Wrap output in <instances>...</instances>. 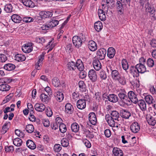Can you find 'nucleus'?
<instances>
[{"instance_id":"1","label":"nucleus","mask_w":156,"mask_h":156,"mask_svg":"<svg viewBox=\"0 0 156 156\" xmlns=\"http://www.w3.org/2000/svg\"><path fill=\"white\" fill-rule=\"evenodd\" d=\"M118 96L121 102L123 104V105H129L130 103L129 99L128 97L127 94L125 90H121Z\"/></svg>"},{"instance_id":"2","label":"nucleus","mask_w":156,"mask_h":156,"mask_svg":"<svg viewBox=\"0 0 156 156\" xmlns=\"http://www.w3.org/2000/svg\"><path fill=\"white\" fill-rule=\"evenodd\" d=\"M145 8L146 12H149L150 15H152V17L154 16L155 9L154 7L151 6L149 2H147L145 4Z\"/></svg>"},{"instance_id":"3","label":"nucleus","mask_w":156,"mask_h":156,"mask_svg":"<svg viewBox=\"0 0 156 156\" xmlns=\"http://www.w3.org/2000/svg\"><path fill=\"white\" fill-rule=\"evenodd\" d=\"M105 119L109 126L112 127L115 126V123H118V122L117 121H115V119L111 117L109 114H107L105 116Z\"/></svg>"},{"instance_id":"4","label":"nucleus","mask_w":156,"mask_h":156,"mask_svg":"<svg viewBox=\"0 0 156 156\" xmlns=\"http://www.w3.org/2000/svg\"><path fill=\"white\" fill-rule=\"evenodd\" d=\"M72 41L74 45L77 48H79L82 45V40L81 38L78 36H75L73 37Z\"/></svg>"},{"instance_id":"5","label":"nucleus","mask_w":156,"mask_h":156,"mask_svg":"<svg viewBox=\"0 0 156 156\" xmlns=\"http://www.w3.org/2000/svg\"><path fill=\"white\" fill-rule=\"evenodd\" d=\"M106 53V50L105 49L102 48L99 49L97 52V56L98 58L101 60L105 58Z\"/></svg>"},{"instance_id":"6","label":"nucleus","mask_w":156,"mask_h":156,"mask_svg":"<svg viewBox=\"0 0 156 156\" xmlns=\"http://www.w3.org/2000/svg\"><path fill=\"white\" fill-rule=\"evenodd\" d=\"M128 97L129 99V101H131L134 103L136 104L137 102L138 99L135 93L132 91L128 92L127 94Z\"/></svg>"},{"instance_id":"7","label":"nucleus","mask_w":156,"mask_h":156,"mask_svg":"<svg viewBox=\"0 0 156 156\" xmlns=\"http://www.w3.org/2000/svg\"><path fill=\"white\" fill-rule=\"evenodd\" d=\"M77 107L80 109H83L86 107V100L85 99H80L77 101L76 103Z\"/></svg>"},{"instance_id":"8","label":"nucleus","mask_w":156,"mask_h":156,"mask_svg":"<svg viewBox=\"0 0 156 156\" xmlns=\"http://www.w3.org/2000/svg\"><path fill=\"white\" fill-rule=\"evenodd\" d=\"M127 4L124 3L120 1H118L116 2V8L117 10L120 12H122L124 9V7L126 6Z\"/></svg>"},{"instance_id":"9","label":"nucleus","mask_w":156,"mask_h":156,"mask_svg":"<svg viewBox=\"0 0 156 156\" xmlns=\"http://www.w3.org/2000/svg\"><path fill=\"white\" fill-rule=\"evenodd\" d=\"M88 76L90 79L92 81H96L97 79V75L96 72L94 69L90 70L88 72Z\"/></svg>"},{"instance_id":"10","label":"nucleus","mask_w":156,"mask_h":156,"mask_svg":"<svg viewBox=\"0 0 156 156\" xmlns=\"http://www.w3.org/2000/svg\"><path fill=\"white\" fill-rule=\"evenodd\" d=\"M129 72L134 77H138L139 76V72L136 68V66L135 67L131 66L129 68Z\"/></svg>"},{"instance_id":"11","label":"nucleus","mask_w":156,"mask_h":156,"mask_svg":"<svg viewBox=\"0 0 156 156\" xmlns=\"http://www.w3.org/2000/svg\"><path fill=\"white\" fill-rule=\"evenodd\" d=\"M32 43H30L27 44V45H25V46L22 47V51L25 53L30 52L32 50Z\"/></svg>"},{"instance_id":"12","label":"nucleus","mask_w":156,"mask_h":156,"mask_svg":"<svg viewBox=\"0 0 156 156\" xmlns=\"http://www.w3.org/2000/svg\"><path fill=\"white\" fill-rule=\"evenodd\" d=\"M89 49L91 51H94L97 49V46L96 43L93 41H89L87 44Z\"/></svg>"},{"instance_id":"13","label":"nucleus","mask_w":156,"mask_h":156,"mask_svg":"<svg viewBox=\"0 0 156 156\" xmlns=\"http://www.w3.org/2000/svg\"><path fill=\"white\" fill-rule=\"evenodd\" d=\"M120 115L123 118L126 119H128L131 115V114L129 111L124 109L120 111Z\"/></svg>"},{"instance_id":"14","label":"nucleus","mask_w":156,"mask_h":156,"mask_svg":"<svg viewBox=\"0 0 156 156\" xmlns=\"http://www.w3.org/2000/svg\"><path fill=\"white\" fill-rule=\"evenodd\" d=\"M131 131L133 133H137L140 130V126L137 122L132 123L130 127Z\"/></svg>"},{"instance_id":"15","label":"nucleus","mask_w":156,"mask_h":156,"mask_svg":"<svg viewBox=\"0 0 156 156\" xmlns=\"http://www.w3.org/2000/svg\"><path fill=\"white\" fill-rule=\"evenodd\" d=\"M140 109L142 111H144L146 110V104L145 101L141 99L138 101L137 103Z\"/></svg>"},{"instance_id":"16","label":"nucleus","mask_w":156,"mask_h":156,"mask_svg":"<svg viewBox=\"0 0 156 156\" xmlns=\"http://www.w3.org/2000/svg\"><path fill=\"white\" fill-rule=\"evenodd\" d=\"M93 64L94 69L96 70H99L101 67V64L99 60L95 58L93 61Z\"/></svg>"},{"instance_id":"17","label":"nucleus","mask_w":156,"mask_h":156,"mask_svg":"<svg viewBox=\"0 0 156 156\" xmlns=\"http://www.w3.org/2000/svg\"><path fill=\"white\" fill-rule=\"evenodd\" d=\"M107 99L111 102L115 103L118 101L119 98L116 95L112 94H109L107 96Z\"/></svg>"},{"instance_id":"18","label":"nucleus","mask_w":156,"mask_h":156,"mask_svg":"<svg viewBox=\"0 0 156 156\" xmlns=\"http://www.w3.org/2000/svg\"><path fill=\"white\" fill-rule=\"evenodd\" d=\"M136 66V68H137L138 71V72L140 73H144L146 71L145 66L141 63L137 64Z\"/></svg>"},{"instance_id":"19","label":"nucleus","mask_w":156,"mask_h":156,"mask_svg":"<svg viewBox=\"0 0 156 156\" xmlns=\"http://www.w3.org/2000/svg\"><path fill=\"white\" fill-rule=\"evenodd\" d=\"M112 78L115 80H119L120 77L121 75L119 72L116 70H112L111 73Z\"/></svg>"},{"instance_id":"20","label":"nucleus","mask_w":156,"mask_h":156,"mask_svg":"<svg viewBox=\"0 0 156 156\" xmlns=\"http://www.w3.org/2000/svg\"><path fill=\"white\" fill-rule=\"evenodd\" d=\"M115 54V51L114 48L110 47L108 48L107 51V55L110 58H113Z\"/></svg>"},{"instance_id":"21","label":"nucleus","mask_w":156,"mask_h":156,"mask_svg":"<svg viewBox=\"0 0 156 156\" xmlns=\"http://www.w3.org/2000/svg\"><path fill=\"white\" fill-rule=\"evenodd\" d=\"M34 108L35 110L37 111L42 112L44 110L45 107L43 104L37 103L35 105Z\"/></svg>"},{"instance_id":"22","label":"nucleus","mask_w":156,"mask_h":156,"mask_svg":"<svg viewBox=\"0 0 156 156\" xmlns=\"http://www.w3.org/2000/svg\"><path fill=\"white\" fill-rule=\"evenodd\" d=\"M22 2L24 5L29 8H33L35 6V4L31 0H22Z\"/></svg>"},{"instance_id":"23","label":"nucleus","mask_w":156,"mask_h":156,"mask_svg":"<svg viewBox=\"0 0 156 156\" xmlns=\"http://www.w3.org/2000/svg\"><path fill=\"white\" fill-rule=\"evenodd\" d=\"M112 152L115 156H123L122 151L119 148L114 147L113 149Z\"/></svg>"},{"instance_id":"24","label":"nucleus","mask_w":156,"mask_h":156,"mask_svg":"<svg viewBox=\"0 0 156 156\" xmlns=\"http://www.w3.org/2000/svg\"><path fill=\"white\" fill-rule=\"evenodd\" d=\"M110 116L115 119V121L118 122L119 120V119L121 118L119 117V114L118 112L116 111H112L110 114Z\"/></svg>"},{"instance_id":"25","label":"nucleus","mask_w":156,"mask_h":156,"mask_svg":"<svg viewBox=\"0 0 156 156\" xmlns=\"http://www.w3.org/2000/svg\"><path fill=\"white\" fill-rule=\"evenodd\" d=\"M66 112L69 114H71L73 110V107L72 105L69 103L66 104L65 105Z\"/></svg>"},{"instance_id":"26","label":"nucleus","mask_w":156,"mask_h":156,"mask_svg":"<svg viewBox=\"0 0 156 156\" xmlns=\"http://www.w3.org/2000/svg\"><path fill=\"white\" fill-rule=\"evenodd\" d=\"M12 20L16 23H20L22 20V18L16 14H13L11 17Z\"/></svg>"},{"instance_id":"27","label":"nucleus","mask_w":156,"mask_h":156,"mask_svg":"<svg viewBox=\"0 0 156 156\" xmlns=\"http://www.w3.org/2000/svg\"><path fill=\"white\" fill-rule=\"evenodd\" d=\"M76 67L79 71H83L84 66L81 60L78 59L77 61L76 64Z\"/></svg>"},{"instance_id":"28","label":"nucleus","mask_w":156,"mask_h":156,"mask_svg":"<svg viewBox=\"0 0 156 156\" xmlns=\"http://www.w3.org/2000/svg\"><path fill=\"white\" fill-rule=\"evenodd\" d=\"M146 119L148 124L152 126L155 125L156 121L151 116L148 115H146Z\"/></svg>"},{"instance_id":"29","label":"nucleus","mask_w":156,"mask_h":156,"mask_svg":"<svg viewBox=\"0 0 156 156\" xmlns=\"http://www.w3.org/2000/svg\"><path fill=\"white\" fill-rule=\"evenodd\" d=\"M55 96L56 99L59 102L62 101L64 98L63 94L60 92L57 91L55 94Z\"/></svg>"},{"instance_id":"30","label":"nucleus","mask_w":156,"mask_h":156,"mask_svg":"<svg viewBox=\"0 0 156 156\" xmlns=\"http://www.w3.org/2000/svg\"><path fill=\"white\" fill-rule=\"evenodd\" d=\"M44 54L43 53L40 55V58H39L38 60L35 65V67L37 70L40 69V66L41 65L42 62L44 59Z\"/></svg>"},{"instance_id":"31","label":"nucleus","mask_w":156,"mask_h":156,"mask_svg":"<svg viewBox=\"0 0 156 156\" xmlns=\"http://www.w3.org/2000/svg\"><path fill=\"white\" fill-rule=\"evenodd\" d=\"M94 27L97 31H100L103 27L102 23L100 21L96 22L94 24Z\"/></svg>"},{"instance_id":"32","label":"nucleus","mask_w":156,"mask_h":156,"mask_svg":"<svg viewBox=\"0 0 156 156\" xmlns=\"http://www.w3.org/2000/svg\"><path fill=\"white\" fill-rule=\"evenodd\" d=\"M145 99L146 102L149 104H153L155 102L153 97L150 95L146 96L145 97Z\"/></svg>"},{"instance_id":"33","label":"nucleus","mask_w":156,"mask_h":156,"mask_svg":"<svg viewBox=\"0 0 156 156\" xmlns=\"http://www.w3.org/2000/svg\"><path fill=\"white\" fill-rule=\"evenodd\" d=\"M26 144L27 147L31 149H34L36 147L35 144L30 140H28L27 141Z\"/></svg>"},{"instance_id":"34","label":"nucleus","mask_w":156,"mask_h":156,"mask_svg":"<svg viewBox=\"0 0 156 156\" xmlns=\"http://www.w3.org/2000/svg\"><path fill=\"white\" fill-rule=\"evenodd\" d=\"M10 122H7L3 125L2 127V133L4 134L9 129V127L10 126Z\"/></svg>"},{"instance_id":"35","label":"nucleus","mask_w":156,"mask_h":156,"mask_svg":"<svg viewBox=\"0 0 156 156\" xmlns=\"http://www.w3.org/2000/svg\"><path fill=\"white\" fill-rule=\"evenodd\" d=\"M16 68L15 65L11 63H8L5 64L4 66L5 69L8 71H12L15 69Z\"/></svg>"},{"instance_id":"36","label":"nucleus","mask_w":156,"mask_h":156,"mask_svg":"<svg viewBox=\"0 0 156 156\" xmlns=\"http://www.w3.org/2000/svg\"><path fill=\"white\" fill-rule=\"evenodd\" d=\"M39 14L40 16L46 18L51 17L52 16V13L49 11L41 12Z\"/></svg>"},{"instance_id":"37","label":"nucleus","mask_w":156,"mask_h":156,"mask_svg":"<svg viewBox=\"0 0 156 156\" xmlns=\"http://www.w3.org/2000/svg\"><path fill=\"white\" fill-rule=\"evenodd\" d=\"M59 22L58 20L54 19H51L48 23L49 26L51 27V28L54 27L56 26L58 24Z\"/></svg>"},{"instance_id":"38","label":"nucleus","mask_w":156,"mask_h":156,"mask_svg":"<svg viewBox=\"0 0 156 156\" xmlns=\"http://www.w3.org/2000/svg\"><path fill=\"white\" fill-rule=\"evenodd\" d=\"M25 59V56L22 54H17L15 56V59L18 62L23 61Z\"/></svg>"},{"instance_id":"39","label":"nucleus","mask_w":156,"mask_h":156,"mask_svg":"<svg viewBox=\"0 0 156 156\" xmlns=\"http://www.w3.org/2000/svg\"><path fill=\"white\" fill-rule=\"evenodd\" d=\"M13 143L15 146L20 147L22 145L23 141L20 138H16L13 139Z\"/></svg>"},{"instance_id":"40","label":"nucleus","mask_w":156,"mask_h":156,"mask_svg":"<svg viewBox=\"0 0 156 156\" xmlns=\"http://www.w3.org/2000/svg\"><path fill=\"white\" fill-rule=\"evenodd\" d=\"M10 87L9 85L6 84H3L0 85V90L2 91H6L9 90Z\"/></svg>"},{"instance_id":"41","label":"nucleus","mask_w":156,"mask_h":156,"mask_svg":"<svg viewBox=\"0 0 156 156\" xmlns=\"http://www.w3.org/2000/svg\"><path fill=\"white\" fill-rule=\"evenodd\" d=\"M67 67L70 70H74L76 69V64L73 61L69 62L67 64Z\"/></svg>"},{"instance_id":"42","label":"nucleus","mask_w":156,"mask_h":156,"mask_svg":"<svg viewBox=\"0 0 156 156\" xmlns=\"http://www.w3.org/2000/svg\"><path fill=\"white\" fill-rule=\"evenodd\" d=\"M13 7L11 4H8L4 7V10L7 12L9 13L12 12Z\"/></svg>"},{"instance_id":"43","label":"nucleus","mask_w":156,"mask_h":156,"mask_svg":"<svg viewBox=\"0 0 156 156\" xmlns=\"http://www.w3.org/2000/svg\"><path fill=\"white\" fill-rule=\"evenodd\" d=\"M79 126L76 123H74L71 125V128L73 131L74 132H77L79 129Z\"/></svg>"},{"instance_id":"44","label":"nucleus","mask_w":156,"mask_h":156,"mask_svg":"<svg viewBox=\"0 0 156 156\" xmlns=\"http://www.w3.org/2000/svg\"><path fill=\"white\" fill-rule=\"evenodd\" d=\"M25 129L28 133H31L34 131V127L32 125L29 124L26 126Z\"/></svg>"},{"instance_id":"45","label":"nucleus","mask_w":156,"mask_h":156,"mask_svg":"<svg viewBox=\"0 0 156 156\" xmlns=\"http://www.w3.org/2000/svg\"><path fill=\"white\" fill-rule=\"evenodd\" d=\"M52 82L53 85L55 87H58L60 84L59 79L57 77L53 78Z\"/></svg>"},{"instance_id":"46","label":"nucleus","mask_w":156,"mask_h":156,"mask_svg":"<svg viewBox=\"0 0 156 156\" xmlns=\"http://www.w3.org/2000/svg\"><path fill=\"white\" fill-rule=\"evenodd\" d=\"M122 65L123 69L126 71L128 68V63L125 59H123L122 61Z\"/></svg>"},{"instance_id":"47","label":"nucleus","mask_w":156,"mask_h":156,"mask_svg":"<svg viewBox=\"0 0 156 156\" xmlns=\"http://www.w3.org/2000/svg\"><path fill=\"white\" fill-rule=\"evenodd\" d=\"M61 144L63 147H67L69 144V141L67 139L63 138L61 140Z\"/></svg>"},{"instance_id":"48","label":"nucleus","mask_w":156,"mask_h":156,"mask_svg":"<svg viewBox=\"0 0 156 156\" xmlns=\"http://www.w3.org/2000/svg\"><path fill=\"white\" fill-rule=\"evenodd\" d=\"M59 130L61 133H64L67 130L66 127V125L64 123H62L59 124Z\"/></svg>"},{"instance_id":"49","label":"nucleus","mask_w":156,"mask_h":156,"mask_svg":"<svg viewBox=\"0 0 156 156\" xmlns=\"http://www.w3.org/2000/svg\"><path fill=\"white\" fill-rule=\"evenodd\" d=\"M79 86L80 89V90L82 91H84L85 90V84L83 81H80L79 82Z\"/></svg>"},{"instance_id":"50","label":"nucleus","mask_w":156,"mask_h":156,"mask_svg":"<svg viewBox=\"0 0 156 156\" xmlns=\"http://www.w3.org/2000/svg\"><path fill=\"white\" fill-rule=\"evenodd\" d=\"M13 96V94H10L9 95H7L5 97V99L3 101V104H5L9 101L12 99Z\"/></svg>"},{"instance_id":"51","label":"nucleus","mask_w":156,"mask_h":156,"mask_svg":"<svg viewBox=\"0 0 156 156\" xmlns=\"http://www.w3.org/2000/svg\"><path fill=\"white\" fill-rule=\"evenodd\" d=\"M36 41L37 42L42 44L43 45V44L45 42V39L43 37H37L36 38Z\"/></svg>"},{"instance_id":"52","label":"nucleus","mask_w":156,"mask_h":156,"mask_svg":"<svg viewBox=\"0 0 156 156\" xmlns=\"http://www.w3.org/2000/svg\"><path fill=\"white\" fill-rule=\"evenodd\" d=\"M100 78L103 80H105L107 78V75L105 72L101 70L99 73Z\"/></svg>"},{"instance_id":"53","label":"nucleus","mask_w":156,"mask_h":156,"mask_svg":"<svg viewBox=\"0 0 156 156\" xmlns=\"http://www.w3.org/2000/svg\"><path fill=\"white\" fill-rule=\"evenodd\" d=\"M147 64L149 67H152L154 66V62L153 59L149 58L147 60Z\"/></svg>"},{"instance_id":"54","label":"nucleus","mask_w":156,"mask_h":156,"mask_svg":"<svg viewBox=\"0 0 156 156\" xmlns=\"http://www.w3.org/2000/svg\"><path fill=\"white\" fill-rule=\"evenodd\" d=\"M62 149V147L61 145L58 144H55L54 147V149L55 151L59 152Z\"/></svg>"},{"instance_id":"55","label":"nucleus","mask_w":156,"mask_h":156,"mask_svg":"<svg viewBox=\"0 0 156 156\" xmlns=\"http://www.w3.org/2000/svg\"><path fill=\"white\" fill-rule=\"evenodd\" d=\"M7 60L6 55L3 54H0V62H5Z\"/></svg>"},{"instance_id":"56","label":"nucleus","mask_w":156,"mask_h":156,"mask_svg":"<svg viewBox=\"0 0 156 156\" xmlns=\"http://www.w3.org/2000/svg\"><path fill=\"white\" fill-rule=\"evenodd\" d=\"M34 19L31 17H24L23 19V21L26 23H29L33 22Z\"/></svg>"},{"instance_id":"57","label":"nucleus","mask_w":156,"mask_h":156,"mask_svg":"<svg viewBox=\"0 0 156 156\" xmlns=\"http://www.w3.org/2000/svg\"><path fill=\"white\" fill-rule=\"evenodd\" d=\"M83 143L86 147L90 148L91 147V144L90 142L87 139L84 140L83 141Z\"/></svg>"},{"instance_id":"58","label":"nucleus","mask_w":156,"mask_h":156,"mask_svg":"<svg viewBox=\"0 0 156 156\" xmlns=\"http://www.w3.org/2000/svg\"><path fill=\"white\" fill-rule=\"evenodd\" d=\"M105 135L107 137H109L111 135L110 130L108 129H105L104 131Z\"/></svg>"},{"instance_id":"59","label":"nucleus","mask_w":156,"mask_h":156,"mask_svg":"<svg viewBox=\"0 0 156 156\" xmlns=\"http://www.w3.org/2000/svg\"><path fill=\"white\" fill-rule=\"evenodd\" d=\"M48 97V96L47 95L45 94H42L40 95L41 100L42 101H46Z\"/></svg>"},{"instance_id":"60","label":"nucleus","mask_w":156,"mask_h":156,"mask_svg":"<svg viewBox=\"0 0 156 156\" xmlns=\"http://www.w3.org/2000/svg\"><path fill=\"white\" fill-rule=\"evenodd\" d=\"M14 150V147L13 146H9L5 147V151L6 152H12Z\"/></svg>"},{"instance_id":"61","label":"nucleus","mask_w":156,"mask_h":156,"mask_svg":"<svg viewBox=\"0 0 156 156\" xmlns=\"http://www.w3.org/2000/svg\"><path fill=\"white\" fill-rule=\"evenodd\" d=\"M100 19L102 21H104L106 19V16L105 12L98 15Z\"/></svg>"},{"instance_id":"62","label":"nucleus","mask_w":156,"mask_h":156,"mask_svg":"<svg viewBox=\"0 0 156 156\" xmlns=\"http://www.w3.org/2000/svg\"><path fill=\"white\" fill-rule=\"evenodd\" d=\"M58 126L59 125L58 124L55 122H52L51 124V126L52 129L54 130L57 129L58 128Z\"/></svg>"},{"instance_id":"63","label":"nucleus","mask_w":156,"mask_h":156,"mask_svg":"<svg viewBox=\"0 0 156 156\" xmlns=\"http://www.w3.org/2000/svg\"><path fill=\"white\" fill-rule=\"evenodd\" d=\"M80 74V77L83 79L86 77L87 76V73L84 71H81Z\"/></svg>"},{"instance_id":"64","label":"nucleus","mask_w":156,"mask_h":156,"mask_svg":"<svg viewBox=\"0 0 156 156\" xmlns=\"http://www.w3.org/2000/svg\"><path fill=\"white\" fill-rule=\"evenodd\" d=\"M47 92L48 94L50 96L52 95V91L50 88L49 87H47L44 89Z\"/></svg>"}]
</instances>
